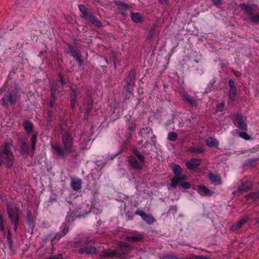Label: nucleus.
<instances>
[{
    "mask_svg": "<svg viewBox=\"0 0 259 259\" xmlns=\"http://www.w3.org/2000/svg\"><path fill=\"white\" fill-rule=\"evenodd\" d=\"M101 258H113L117 257V254L116 249H105L104 250L100 255Z\"/></svg>",
    "mask_w": 259,
    "mask_h": 259,
    "instance_id": "obj_15",
    "label": "nucleus"
},
{
    "mask_svg": "<svg viewBox=\"0 0 259 259\" xmlns=\"http://www.w3.org/2000/svg\"><path fill=\"white\" fill-rule=\"evenodd\" d=\"M18 94L19 89L17 88L15 90L8 91L1 99L2 105L8 108L10 105H15L20 99V95Z\"/></svg>",
    "mask_w": 259,
    "mask_h": 259,
    "instance_id": "obj_2",
    "label": "nucleus"
},
{
    "mask_svg": "<svg viewBox=\"0 0 259 259\" xmlns=\"http://www.w3.org/2000/svg\"><path fill=\"white\" fill-rule=\"evenodd\" d=\"M233 122L240 130L246 131L247 130V123L244 121L242 113H238L235 115Z\"/></svg>",
    "mask_w": 259,
    "mask_h": 259,
    "instance_id": "obj_6",
    "label": "nucleus"
},
{
    "mask_svg": "<svg viewBox=\"0 0 259 259\" xmlns=\"http://www.w3.org/2000/svg\"><path fill=\"white\" fill-rule=\"evenodd\" d=\"M51 95H55L57 91V87L56 84H53L50 89Z\"/></svg>",
    "mask_w": 259,
    "mask_h": 259,
    "instance_id": "obj_48",
    "label": "nucleus"
},
{
    "mask_svg": "<svg viewBox=\"0 0 259 259\" xmlns=\"http://www.w3.org/2000/svg\"><path fill=\"white\" fill-rule=\"evenodd\" d=\"M239 136L245 140H249L251 139L250 136H249L245 132L239 133Z\"/></svg>",
    "mask_w": 259,
    "mask_h": 259,
    "instance_id": "obj_42",
    "label": "nucleus"
},
{
    "mask_svg": "<svg viewBox=\"0 0 259 259\" xmlns=\"http://www.w3.org/2000/svg\"><path fill=\"white\" fill-rule=\"evenodd\" d=\"M82 181L79 179H72L71 182V187L74 191H78L81 188Z\"/></svg>",
    "mask_w": 259,
    "mask_h": 259,
    "instance_id": "obj_21",
    "label": "nucleus"
},
{
    "mask_svg": "<svg viewBox=\"0 0 259 259\" xmlns=\"http://www.w3.org/2000/svg\"><path fill=\"white\" fill-rule=\"evenodd\" d=\"M93 100L90 96H87L83 100V106L85 108V113L88 114L92 110L93 108Z\"/></svg>",
    "mask_w": 259,
    "mask_h": 259,
    "instance_id": "obj_16",
    "label": "nucleus"
},
{
    "mask_svg": "<svg viewBox=\"0 0 259 259\" xmlns=\"http://www.w3.org/2000/svg\"><path fill=\"white\" fill-rule=\"evenodd\" d=\"M154 29H152L150 31V34L147 38V40L150 42H152L154 38Z\"/></svg>",
    "mask_w": 259,
    "mask_h": 259,
    "instance_id": "obj_44",
    "label": "nucleus"
},
{
    "mask_svg": "<svg viewBox=\"0 0 259 259\" xmlns=\"http://www.w3.org/2000/svg\"><path fill=\"white\" fill-rule=\"evenodd\" d=\"M187 178L188 177L186 175H183L178 177H174L171 180V183L170 185L172 188H175L181 182L186 180Z\"/></svg>",
    "mask_w": 259,
    "mask_h": 259,
    "instance_id": "obj_14",
    "label": "nucleus"
},
{
    "mask_svg": "<svg viewBox=\"0 0 259 259\" xmlns=\"http://www.w3.org/2000/svg\"><path fill=\"white\" fill-rule=\"evenodd\" d=\"M174 174L175 175V177L181 176L182 173V169L181 167L178 164H175L172 167Z\"/></svg>",
    "mask_w": 259,
    "mask_h": 259,
    "instance_id": "obj_32",
    "label": "nucleus"
},
{
    "mask_svg": "<svg viewBox=\"0 0 259 259\" xmlns=\"http://www.w3.org/2000/svg\"><path fill=\"white\" fill-rule=\"evenodd\" d=\"M76 100H71L70 99V106L72 109H73L75 106L76 104Z\"/></svg>",
    "mask_w": 259,
    "mask_h": 259,
    "instance_id": "obj_59",
    "label": "nucleus"
},
{
    "mask_svg": "<svg viewBox=\"0 0 259 259\" xmlns=\"http://www.w3.org/2000/svg\"><path fill=\"white\" fill-rule=\"evenodd\" d=\"M239 7L247 13L248 16V19L246 20L247 22L253 24H259V14H254L251 6L242 3L239 5Z\"/></svg>",
    "mask_w": 259,
    "mask_h": 259,
    "instance_id": "obj_3",
    "label": "nucleus"
},
{
    "mask_svg": "<svg viewBox=\"0 0 259 259\" xmlns=\"http://www.w3.org/2000/svg\"><path fill=\"white\" fill-rule=\"evenodd\" d=\"M83 19L89 21L92 24L94 25L98 28L102 26V24L95 16L90 13Z\"/></svg>",
    "mask_w": 259,
    "mask_h": 259,
    "instance_id": "obj_17",
    "label": "nucleus"
},
{
    "mask_svg": "<svg viewBox=\"0 0 259 259\" xmlns=\"http://www.w3.org/2000/svg\"><path fill=\"white\" fill-rule=\"evenodd\" d=\"M78 8L80 11L81 12V17L82 19H84L87 16H88L89 13L87 11V8L83 5H78Z\"/></svg>",
    "mask_w": 259,
    "mask_h": 259,
    "instance_id": "obj_35",
    "label": "nucleus"
},
{
    "mask_svg": "<svg viewBox=\"0 0 259 259\" xmlns=\"http://www.w3.org/2000/svg\"><path fill=\"white\" fill-rule=\"evenodd\" d=\"M133 248V247L129 244L124 242H120L118 247L116 248L118 258L128 255Z\"/></svg>",
    "mask_w": 259,
    "mask_h": 259,
    "instance_id": "obj_4",
    "label": "nucleus"
},
{
    "mask_svg": "<svg viewBox=\"0 0 259 259\" xmlns=\"http://www.w3.org/2000/svg\"><path fill=\"white\" fill-rule=\"evenodd\" d=\"M60 129L61 131V135H63L65 133H71L66 123H61L59 124Z\"/></svg>",
    "mask_w": 259,
    "mask_h": 259,
    "instance_id": "obj_36",
    "label": "nucleus"
},
{
    "mask_svg": "<svg viewBox=\"0 0 259 259\" xmlns=\"http://www.w3.org/2000/svg\"><path fill=\"white\" fill-rule=\"evenodd\" d=\"M68 232H69V226L65 225L61 233H62V235H63L64 236L68 233Z\"/></svg>",
    "mask_w": 259,
    "mask_h": 259,
    "instance_id": "obj_53",
    "label": "nucleus"
},
{
    "mask_svg": "<svg viewBox=\"0 0 259 259\" xmlns=\"http://www.w3.org/2000/svg\"><path fill=\"white\" fill-rule=\"evenodd\" d=\"M134 154L137 157V158L139 159V160L141 162H144L145 161V157L144 156L141 154V153H140L138 150H135L134 151Z\"/></svg>",
    "mask_w": 259,
    "mask_h": 259,
    "instance_id": "obj_39",
    "label": "nucleus"
},
{
    "mask_svg": "<svg viewBox=\"0 0 259 259\" xmlns=\"http://www.w3.org/2000/svg\"><path fill=\"white\" fill-rule=\"evenodd\" d=\"M77 98L76 93H71L70 94V99L71 100H76Z\"/></svg>",
    "mask_w": 259,
    "mask_h": 259,
    "instance_id": "obj_58",
    "label": "nucleus"
},
{
    "mask_svg": "<svg viewBox=\"0 0 259 259\" xmlns=\"http://www.w3.org/2000/svg\"><path fill=\"white\" fill-rule=\"evenodd\" d=\"M136 128V124L133 122H130L127 124V128L128 131L132 132L134 131Z\"/></svg>",
    "mask_w": 259,
    "mask_h": 259,
    "instance_id": "obj_46",
    "label": "nucleus"
},
{
    "mask_svg": "<svg viewBox=\"0 0 259 259\" xmlns=\"http://www.w3.org/2000/svg\"><path fill=\"white\" fill-rule=\"evenodd\" d=\"M24 127L27 133H31L33 130V123L30 120H26L24 121Z\"/></svg>",
    "mask_w": 259,
    "mask_h": 259,
    "instance_id": "obj_30",
    "label": "nucleus"
},
{
    "mask_svg": "<svg viewBox=\"0 0 259 259\" xmlns=\"http://www.w3.org/2000/svg\"><path fill=\"white\" fill-rule=\"evenodd\" d=\"M127 220H132L133 219V216L130 215H126Z\"/></svg>",
    "mask_w": 259,
    "mask_h": 259,
    "instance_id": "obj_62",
    "label": "nucleus"
},
{
    "mask_svg": "<svg viewBox=\"0 0 259 259\" xmlns=\"http://www.w3.org/2000/svg\"><path fill=\"white\" fill-rule=\"evenodd\" d=\"M234 75L236 76L239 77L241 75V73L239 72L233 71Z\"/></svg>",
    "mask_w": 259,
    "mask_h": 259,
    "instance_id": "obj_61",
    "label": "nucleus"
},
{
    "mask_svg": "<svg viewBox=\"0 0 259 259\" xmlns=\"http://www.w3.org/2000/svg\"><path fill=\"white\" fill-rule=\"evenodd\" d=\"M198 193L203 196H211L212 193L205 186H199L198 188Z\"/></svg>",
    "mask_w": 259,
    "mask_h": 259,
    "instance_id": "obj_25",
    "label": "nucleus"
},
{
    "mask_svg": "<svg viewBox=\"0 0 259 259\" xmlns=\"http://www.w3.org/2000/svg\"><path fill=\"white\" fill-rule=\"evenodd\" d=\"M229 87V97L232 101H234L236 95V88L234 80L230 79L228 80Z\"/></svg>",
    "mask_w": 259,
    "mask_h": 259,
    "instance_id": "obj_12",
    "label": "nucleus"
},
{
    "mask_svg": "<svg viewBox=\"0 0 259 259\" xmlns=\"http://www.w3.org/2000/svg\"><path fill=\"white\" fill-rule=\"evenodd\" d=\"M246 198L248 199L249 198H252L256 199L259 198V190L256 192L250 193L246 196Z\"/></svg>",
    "mask_w": 259,
    "mask_h": 259,
    "instance_id": "obj_38",
    "label": "nucleus"
},
{
    "mask_svg": "<svg viewBox=\"0 0 259 259\" xmlns=\"http://www.w3.org/2000/svg\"><path fill=\"white\" fill-rule=\"evenodd\" d=\"M0 230L4 233H6L5 224L2 215L0 213Z\"/></svg>",
    "mask_w": 259,
    "mask_h": 259,
    "instance_id": "obj_41",
    "label": "nucleus"
},
{
    "mask_svg": "<svg viewBox=\"0 0 259 259\" xmlns=\"http://www.w3.org/2000/svg\"><path fill=\"white\" fill-rule=\"evenodd\" d=\"M256 223L259 224V219L256 221Z\"/></svg>",
    "mask_w": 259,
    "mask_h": 259,
    "instance_id": "obj_64",
    "label": "nucleus"
},
{
    "mask_svg": "<svg viewBox=\"0 0 259 259\" xmlns=\"http://www.w3.org/2000/svg\"><path fill=\"white\" fill-rule=\"evenodd\" d=\"M29 148L27 143L25 141H22L20 147V154L26 157L28 154Z\"/></svg>",
    "mask_w": 259,
    "mask_h": 259,
    "instance_id": "obj_26",
    "label": "nucleus"
},
{
    "mask_svg": "<svg viewBox=\"0 0 259 259\" xmlns=\"http://www.w3.org/2000/svg\"><path fill=\"white\" fill-rule=\"evenodd\" d=\"M201 163V160L200 158H192L186 163L187 168L189 170L196 169Z\"/></svg>",
    "mask_w": 259,
    "mask_h": 259,
    "instance_id": "obj_10",
    "label": "nucleus"
},
{
    "mask_svg": "<svg viewBox=\"0 0 259 259\" xmlns=\"http://www.w3.org/2000/svg\"><path fill=\"white\" fill-rule=\"evenodd\" d=\"M252 187V183L250 181H246L242 183L240 186L237 188L238 191L246 192Z\"/></svg>",
    "mask_w": 259,
    "mask_h": 259,
    "instance_id": "obj_20",
    "label": "nucleus"
},
{
    "mask_svg": "<svg viewBox=\"0 0 259 259\" xmlns=\"http://www.w3.org/2000/svg\"><path fill=\"white\" fill-rule=\"evenodd\" d=\"M182 99L185 102L189 104L191 107H197V101L189 95H184L182 96Z\"/></svg>",
    "mask_w": 259,
    "mask_h": 259,
    "instance_id": "obj_23",
    "label": "nucleus"
},
{
    "mask_svg": "<svg viewBox=\"0 0 259 259\" xmlns=\"http://www.w3.org/2000/svg\"><path fill=\"white\" fill-rule=\"evenodd\" d=\"M181 185L185 189H189L191 187V184L189 182L182 183Z\"/></svg>",
    "mask_w": 259,
    "mask_h": 259,
    "instance_id": "obj_52",
    "label": "nucleus"
},
{
    "mask_svg": "<svg viewBox=\"0 0 259 259\" xmlns=\"http://www.w3.org/2000/svg\"><path fill=\"white\" fill-rule=\"evenodd\" d=\"M225 106V103L224 102H222L217 105L216 107V110L217 111H222Z\"/></svg>",
    "mask_w": 259,
    "mask_h": 259,
    "instance_id": "obj_51",
    "label": "nucleus"
},
{
    "mask_svg": "<svg viewBox=\"0 0 259 259\" xmlns=\"http://www.w3.org/2000/svg\"><path fill=\"white\" fill-rule=\"evenodd\" d=\"M78 210L79 213L81 215H84L88 214L91 211V207L89 205L86 204L85 203H83L79 205V207H78Z\"/></svg>",
    "mask_w": 259,
    "mask_h": 259,
    "instance_id": "obj_27",
    "label": "nucleus"
},
{
    "mask_svg": "<svg viewBox=\"0 0 259 259\" xmlns=\"http://www.w3.org/2000/svg\"><path fill=\"white\" fill-rule=\"evenodd\" d=\"M205 150L202 147H191L189 149V151L191 153H202Z\"/></svg>",
    "mask_w": 259,
    "mask_h": 259,
    "instance_id": "obj_34",
    "label": "nucleus"
},
{
    "mask_svg": "<svg viewBox=\"0 0 259 259\" xmlns=\"http://www.w3.org/2000/svg\"><path fill=\"white\" fill-rule=\"evenodd\" d=\"M178 138V135L174 132H169L167 135V139L170 141H175Z\"/></svg>",
    "mask_w": 259,
    "mask_h": 259,
    "instance_id": "obj_37",
    "label": "nucleus"
},
{
    "mask_svg": "<svg viewBox=\"0 0 259 259\" xmlns=\"http://www.w3.org/2000/svg\"><path fill=\"white\" fill-rule=\"evenodd\" d=\"M159 2L162 4H165L168 3V0H158Z\"/></svg>",
    "mask_w": 259,
    "mask_h": 259,
    "instance_id": "obj_60",
    "label": "nucleus"
},
{
    "mask_svg": "<svg viewBox=\"0 0 259 259\" xmlns=\"http://www.w3.org/2000/svg\"><path fill=\"white\" fill-rule=\"evenodd\" d=\"M163 259H179V258L175 253H169L164 254Z\"/></svg>",
    "mask_w": 259,
    "mask_h": 259,
    "instance_id": "obj_40",
    "label": "nucleus"
},
{
    "mask_svg": "<svg viewBox=\"0 0 259 259\" xmlns=\"http://www.w3.org/2000/svg\"><path fill=\"white\" fill-rule=\"evenodd\" d=\"M27 218L28 224L31 223L32 222V215L30 210L27 212Z\"/></svg>",
    "mask_w": 259,
    "mask_h": 259,
    "instance_id": "obj_50",
    "label": "nucleus"
},
{
    "mask_svg": "<svg viewBox=\"0 0 259 259\" xmlns=\"http://www.w3.org/2000/svg\"><path fill=\"white\" fill-rule=\"evenodd\" d=\"M206 144L208 147L213 148L218 147L219 143L216 139L209 137L206 140Z\"/></svg>",
    "mask_w": 259,
    "mask_h": 259,
    "instance_id": "obj_28",
    "label": "nucleus"
},
{
    "mask_svg": "<svg viewBox=\"0 0 259 259\" xmlns=\"http://www.w3.org/2000/svg\"><path fill=\"white\" fill-rule=\"evenodd\" d=\"M114 3L117 6L120 13L125 16L126 14V11L130 8L128 4L120 1H115Z\"/></svg>",
    "mask_w": 259,
    "mask_h": 259,
    "instance_id": "obj_11",
    "label": "nucleus"
},
{
    "mask_svg": "<svg viewBox=\"0 0 259 259\" xmlns=\"http://www.w3.org/2000/svg\"><path fill=\"white\" fill-rule=\"evenodd\" d=\"M7 211L8 217L11 222L19 221L20 215V210L16 206L11 205H7Z\"/></svg>",
    "mask_w": 259,
    "mask_h": 259,
    "instance_id": "obj_5",
    "label": "nucleus"
},
{
    "mask_svg": "<svg viewBox=\"0 0 259 259\" xmlns=\"http://www.w3.org/2000/svg\"><path fill=\"white\" fill-rule=\"evenodd\" d=\"M78 252L80 254L93 255L97 253V249L93 246H85L80 247L78 249Z\"/></svg>",
    "mask_w": 259,
    "mask_h": 259,
    "instance_id": "obj_9",
    "label": "nucleus"
},
{
    "mask_svg": "<svg viewBox=\"0 0 259 259\" xmlns=\"http://www.w3.org/2000/svg\"><path fill=\"white\" fill-rule=\"evenodd\" d=\"M63 236H64L62 235L61 233H57L55 235V237L52 239V244H53L54 242L56 241V240L58 241Z\"/></svg>",
    "mask_w": 259,
    "mask_h": 259,
    "instance_id": "obj_47",
    "label": "nucleus"
},
{
    "mask_svg": "<svg viewBox=\"0 0 259 259\" xmlns=\"http://www.w3.org/2000/svg\"><path fill=\"white\" fill-rule=\"evenodd\" d=\"M48 113L49 116H52V112L51 111H49Z\"/></svg>",
    "mask_w": 259,
    "mask_h": 259,
    "instance_id": "obj_63",
    "label": "nucleus"
},
{
    "mask_svg": "<svg viewBox=\"0 0 259 259\" xmlns=\"http://www.w3.org/2000/svg\"><path fill=\"white\" fill-rule=\"evenodd\" d=\"M249 220L248 218H245L243 219H241V220L236 222L235 224H234L231 228V229L232 231H236L238 229L241 228L242 227L243 225L248 222Z\"/></svg>",
    "mask_w": 259,
    "mask_h": 259,
    "instance_id": "obj_22",
    "label": "nucleus"
},
{
    "mask_svg": "<svg viewBox=\"0 0 259 259\" xmlns=\"http://www.w3.org/2000/svg\"><path fill=\"white\" fill-rule=\"evenodd\" d=\"M135 213L136 215H140L145 222L149 225H151L155 222V220L153 217L147 214L143 210L138 209L135 211Z\"/></svg>",
    "mask_w": 259,
    "mask_h": 259,
    "instance_id": "obj_8",
    "label": "nucleus"
},
{
    "mask_svg": "<svg viewBox=\"0 0 259 259\" xmlns=\"http://www.w3.org/2000/svg\"><path fill=\"white\" fill-rule=\"evenodd\" d=\"M128 162L133 169L136 170L142 169V167L134 156L129 157Z\"/></svg>",
    "mask_w": 259,
    "mask_h": 259,
    "instance_id": "obj_19",
    "label": "nucleus"
},
{
    "mask_svg": "<svg viewBox=\"0 0 259 259\" xmlns=\"http://www.w3.org/2000/svg\"><path fill=\"white\" fill-rule=\"evenodd\" d=\"M58 76L60 78V81L62 84V86H64V84H66V82L63 79V76L61 73H58Z\"/></svg>",
    "mask_w": 259,
    "mask_h": 259,
    "instance_id": "obj_54",
    "label": "nucleus"
},
{
    "mask_svg": "<svg viewBox=\"0 0 259 259\" xmlns=\"http://www.w3.org/2000/svg\"><path fill=\"white\" fill-rule=\"evenodd\" d=\"M222 0H212V2L214 5L219 6L222 4Z\"/></svg>",
    "mask_w": 259,
    "mask_h": 259,
    "instance_id": "obj_56",
    "label": "nucleus"
},
{
    "mask_svg": "<svg viewBox=\"0 0 259 259\" xmlns=\"http://www.w3.org/2000/svg\"><path fill=\"white\" fill-rule=\"evenodd\" d=\"M7 239L9 243V245L10 247H12L13 245V241L11 237V233L10 231L8 232L7 235Z\"/></svg>",
    "mask_w": 259,
    "mask_h": 259,
    "instance_id": "obj_49",
    "label": "nucleus"
},
{
    "mask_svg": "<svg viewBox=\"0 0 259 259\" xmlns=\"http://www.w3.org/2000/svg\"><path fill=\"white\" fill-rule=\"evenodd\" d=\"M143 236L139 235L137 236H126L124 240L128 242H139L143 240Z\"/></svg>",
    "mask_w": 259,
    "mask_h": 259,
    "instance_id": "obj_31",
    "label": "nucleus"
},
{
    "mask_svg": "<svg viewBox=\"0 0 259 259\" xmlns=\"http://www.w3.org/2000/svg\"><path fill=\"white\" fill-rule=\"evenodd\" d=\"M136 71L135 69L131 70L128 75L127 79L125 80L126 84L130 86L135 85Z\"/></svg>",
    "mask_w": 259,
    "mask_h": 259,
    "instance_id": "obj_18",
    "label": "nucleus"
},
{
    "mask_svg": "<svg viewBox=\"0 0 259 259\" xmlns=\"http://www.w3.org/2000/svg\"><path fill=\"white\" fill-rule=\"evenodd\" d=\"M70 88L71 93H77V88L75 85L71 84Z\"/></svg>",
    "mask_w": 259,
    "mask_h": 259,
    "instance_id": "obj_55",
    "label": "nucleus"
},
{
    "mask_svg": "<svg viewBox=\"0 0 259 259\" xmlns=\"http://www.w3.org/2000/svg\"><path fill=\"white\" fill-rule=\"evenodd\" d=\"M68 48L71 56L75 59L78 65L81 66L83 61L81 58L82 56L80 52L71 45L69 46Z\"/></svg>",
    "mask_w": 259,
    "mask_h": 259,
    "instance_id": "obj_7",
    "label": "nucleus"
},
{
    "mask_svg": "<svg viewBox=\"0 0 259 259\" xmlns=\"http://www.w3.org/2000/svg\"><path fill=\"white\" fill-rule=\"evenodd\" d=\"M131 18L132 20L136 23H141L143 21V17L139 13L132 12L131 13Z\"/></svg>",
    "mask_w": 259,
    "mask_h": 259,
    "instance_id": "obj_24",
    "label": "nucleus"
},
{
    "mask_svg": "<svg viewBox=\"0 0 259 259\" xmlns=\"http://www.w3.org/2000/svg\"><path fill=\"white\" fill-rule=\"evenodd\" d=\"M11 223L14 224V231L16 232L17 228H18V226L19 224V221L11 222Z\"/></svg>",
    "mask_w": 259,
    "mask_h": 259,
    "instance_id": "obj_57",
    "label": "nucleus"
},
{
    "mask_svg": "<svg viewBox=\"0 0 259 259\" xmlns=\"http://www.w3.org/2000/svg\"><path fill=\"white\" fill-rule=\"evenodd\" d=\"M73 141L71 133H65L61 136L62 147L55 144L51 145L53 153L61 158H66L69 154L74 153L76 151Z\"/></svg>",
    "mask_w": 259,
    "mask_h": 259,
    "instance_id": "obj_1",
    "label": "nucleus"
},
{
    "mask_svg": "<svg viewBox=\"0 0 259 259\" xmlns=\"http://www.w3.org/2000/svg\"><path fill=\"white\" fill-rule=\"evenodd\" d=\"M31 152L32 154L34 153V151L35 149V145L37 142V134H33L31 139Z\"/></svg>",
    "mask_w": 259,
    "mask_h": 259,
    "instance_id": "obj_33",
    "label": "nucleus"
},
{
    "mask_svg": "<svg viewBox=\"0 0 259 259\" xmlns=\"http://www.w3.org/2000/svg\"><path fill=\"white\" fill-rule=\"evenodd\" d=\"M56 100V96L51 95L50 103H49V105L51 108H53L54 107V104L55 103Z\"/></svg>",
    "mask_w": 259,
    "mask_h": 259,
    "instance_id": "obj_45",
    "label": "nucleus"
},
{
    "mask_svg": "<svg viewBox=\"0 0 259 259\" xmlns=\"http://www.w3.org/2000/svg\"><path fill=\"white\" fill-rule=\"evenodd\" d=\"M208 178L211 183L215 186L221 185L222 183L221 176L211 172L208 173Z\"/></svg>",
    "mask_w": 259,
    "mask_h": 259,
    "instance_id": "obj_13",
    "label": "nucleus"
},
{
    "mask_svg": "<svg viewBox=\"0 0 259 259\" xmlns=\"http://www.w3.org/2000/svg\"><path fill=\"white\" fill-rule=\"evenodd\" d=\"M134 86H130L126 84L123 88L125 91V98L129 99L133 95V88Z\"/></svg>",
    "mask_w": 259,
    "mask_h": 259,
    "instance_id": "obj_29",
    "label": "nucleus"
},
{
    "mask_svg": "<svg viewBox=\"0 0 259 259\" xmlns=\"http://www.w3.org/2000/svg\"><path fill=\"white\" fill-rule=\"evenodd\" d=\"M190 259H209L208 257L203 255H195V254H191Z\"/></svg>",
    "mask_w": 259,
    "mask_h": 259,
    "instance_id": "obj_43",
    "label": "nucleus"
}]
</instances>
